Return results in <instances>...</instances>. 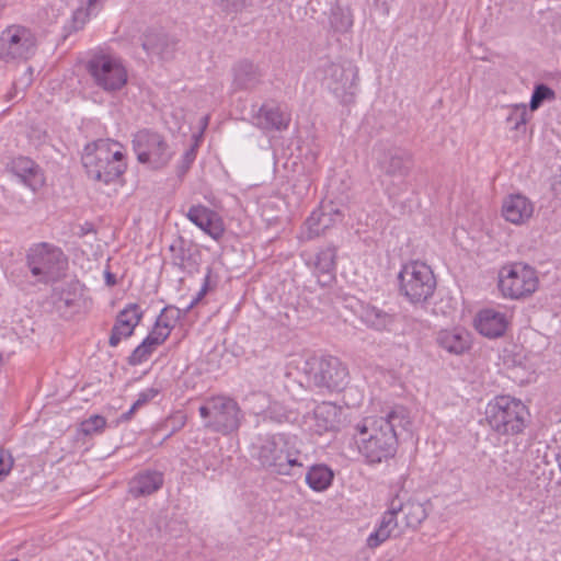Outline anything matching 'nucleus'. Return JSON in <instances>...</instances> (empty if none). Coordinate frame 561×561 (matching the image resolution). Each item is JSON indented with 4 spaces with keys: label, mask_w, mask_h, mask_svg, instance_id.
<instances>
[{
    "label": "nucleus",
    "mask_w": 561,
    "mask_h": 561,
    "mask_svg": "<svg viewBox=\"0 0 561 561\" xmlns=\"http://www.w3.org/2000/svg\"><path fill=\"white\" fill-rule=\"evenodd\" d=\"M153 353V350L150 348L144 341L131 352L128 357V364L130 366H137L144 362H146L149 356Z\"/></svg>",
    "instance_id": "58836bf2"
},
{
    "label": "nucleus",
    "mask_w": 561,
    "mask_h": 561,
    "mask_svg": "<svg viewBox=\"0 0 561 561\" xmlns=\"http://www.w3.org/2000/svg\"><path fill=\"white\" fill-rule=\"evenodd\" d=\"M118 146V142L111 139H98L84 147L81 161L90 179L110 184L124 174V153L114 149Z\"/></svg>",
    "instance_id": "f03ea898"
},
{
    "label": "nucleus",
    "mask_w": 561,
    "mask_h": 561,
    "mask_svg": "<svg viewBox=\"0 0 561 561\" xmlns=\"http://www.w3.org/2000/svg\"><path fill=\"white\" fill-rule=\"evenodd\" d=\"M335 247L330 245L320 250L316 255V270L321 274H330L335 267Z\"/></svg>",
    "instance_id": "f704fd0d"
},
{
    "label": "nucleus",
    "mask_w": 561,
    "mask_h": 561,
    "mask_svg": "<svg viewBox=\"0 0 561 561\" xmlns=\"http://www.w3.org/2000/svg\"><path fill=\"white\" fill-rule=\"evenodd\" d=\"M99 2H100V0H88V8H87V9H84V10H85V11H88V12L91 14V12H92V10H93L94 5H95L96 3H99Z\"/></svg>",
    "instance_id": "3c124183"
},
{
    "label": "nucleus",
    "mask_w": 561,
    "mask_h": 561,
    "mask_svg": "<svg viewBox=\"0 0 561 561\" xmlns=\"http://www.w3.org/2000/svg\"><path fill=\"white\" fill-rule=\"evenodd\" d=\"M36 37L22 25H10L0 35V59L4 61L28 59L35 54Z\"/></svg>",
    "instance_id": "4468645a"
},
{
    "label": "nucleus",
    "mask_w": 561,
    "mask_h": 561,
    "mask_svg": "<svg viewBox=\"0 0 561 561\" xmlns=\"http://www.w3.org/2000/svg\"><path fill=\"white\" fill-rule=\"evenodd\" d=\"M186 217L214 240H219L224 236L225 227L221 218L208 207L193 205L190 207Z\"/></svg>",
    "instance_id": "6ab92c4d"
},
{
    "label": "nucleus",
    "mask_w": 561,
    "mask_h": 561,
    "mask_svg": "<svg viewBox=\"0 0 561 561\" xmlns=\"http://www.w3.org/2000/svg\"><path fill=\"white\" fill-rule=\"evenodd\" d=\"M106 425V421L101 415H92L81 423V430L85 435H92L101 432Z\"/></svg>",
    "instance_id": "ea45409f"
},
{
    "label": "nucleus",
    "mask_w": 561,
    "mask_h": 561,
    "mask_svg": "<svg viewBox=\"0 0 561 561\" xmlns=\"http://www.w3.org/2000/svg\"><path fill=\"white\" fill-rule=\"evenodd\" d=\"M538 282L536 271L522 263L502 267L499 275L501 293L512 299L529 297L536 291Z\"/></svg>",
    "instance_id": "ddd939ff"
},
{
    "label": "nucleus",
    "mask_w": 561,
    "mask_h": 561,
    "mask_svg": "<svg viewBox=\"0 0 561 561\" xmlns=\"http://www.w3.org/2000/svg\"><path fill=\"white\" fill-rule=\"evenodd\" d=\"M552 190H553L554 194L560 196V198H561V175L559 176L558 180H556L552 183Z\"/></svg>",
    "instance_id": "8fccbe9b"
},
{
    "label": "nucleus",
    "mask_w": 561,
    "mask_h": 561,
    "mask_svg": "<svg viewBox=\"0 0 561 561\" xmlns=\"http://www.w3.org/2000/svg\"><path fill=\"white\" fill-rule=\"evenodd\" d=\"M198 411L205 427L224 435L236 432L244 417L238 402L227 396L208 398Z\"/></svg>",
    "instance_id": "6e6552de"
},
{
    "label": "nucleus",
    "mask_w": 561,
    "mask_h": 561,
    "mask_svg": "<svg viewBox=\"0 0 561 561\" xmlns=\"http://www.w3.org/2000/svg\"><path fill=\"white\" fill-rule=\"evenodd\" d=\"M135 412H136V410H135L133 407H130V409H129L127 412L123 413V414L119 416V421H122V422H127V421H129V420L133 417V415H134V413H135Z\"/></svg>",
    "instance_id": "09e8293b"
},
{
    "label": "nucleus",
    "mask_w": 561,
    "mask_h": 561,
    "mask_svg": "<svg viewBox=\"0 0 561 561\" xmlns=\"http://www.w3.org/2000/svg\"><path fill=\"white\" fill-rule=\"evenodd\" d=\"M187 313L188 312H184V309H180L174 306H167L161 310L160 316L156 320V324L157 327L169 331L170 334L175 323Z\"/></svg>",
    "instance_id": "72a5a7b5"
},
{
    "label": "nucleus",
    "mask_w": 561,
    "mask_h": 561,
    "mask_svg": "<svg viewBox=\"0 0 561 561\" xmlns=\"http://www.w3.org/2000/svg\"><path fill=\"white\" fill-rule=\"evenodd\" d=\"M119 312H124L125 317L123 320H130L133 322V317L137 313L141 314V318L144 317V311L140 309V306L138 304H128L123 310Z\"/></svg>",
    "instance_id": "49530a36"
},
{
    "label": "nucleus",
    "mask_w": 561,
    "mask_h": 561,
    "mask_svg": "<svg viewBox=\"0 0 561 561\" xmlns=\"http://www.w3.org/2000/svg\"><path fill=\"white\" fill-rule=\"evenodd\" d=\"M554 99L556 92L549 85L545 83H538L533 90L529 108L531 111H536L543 104V102L553 101Z\"/></svg>",
    "instance_id": "c9c22d12"
},
{
    "label": "nucleus",
    "mask_w": 561,
    "mask_h": 561,
    "mask_svg": "<svg viewBox=\"0 0 561 561\" xmlns=\"http://www.w3.org/2000/svg\"><path fill=\"white\" fill-rule=\"evenodd\" d=\"M330 26L335 33H346L353 25V18L348 9L335 7L331 9Z\"/></svg>",
    "instance_id": "2f4dec72"
},
{
    "label": "nucleus",
    "mask_w": 561,
    "mask_h": 561,
    "mask_svg": "<svg viewBox=\"0 0 561 561\" xmlns=\"http://www.w3.org/2000/svg\"><path fill=\"white\" fill-rule=\"evenodd\" d=\"M485 420L500 435H517L524 432L530 421L528 408L510 396H497L485 408Z\"/></svg>",
    "instance_id": "20e7f679"
},
{
    "label": "nucleus",
    "mask_w": 561,
    "mask_h": 561,
    "mask_svg": "<svg viewBox=\"0 0 561 561\" xmlns=\"http://www.w3.org/2000/svg\"><path fill=\"white\" fill-rule=\"evenodd\" d=\"M359 437L358 451L368 465H377L394 457L398 448V434L391 426L375 417H366L355 426Z\"/></svg>",
    "instance_id": "7ed1b4c3"
},
{
    "label": "nucleus",
    "mask_w": 561,
    "mask_h": 561,
    "mask_svg": "<svg viewBox=\"0 0 561 561\" xmlns=\"http://www.w3.org/2000/svg\"><path fill=\"white\" fill-rule=\"evenodd\" d=\"M104 276H105V283L107 286L116 285V283H117L116 276L113 273H111L110 271H105Z\"/></svg>",
    "instance_id": "de8ad7c7"
},
{
    "label": "nucleus",
    "mask_w": 561,
    "mask_h": 561,
    "mask_svg": "<svg viewBox=\"0 0 561 561\" xmlns=\"http://www.w3.org/2000/svg\"><path fill=\"white\" fill-rule=\"evenodd\" d=\"M90 13L85 11L83 8H78L69 21V24L65 26L66 35H69L71 32H77L81 30L87 21L89 20Z\"/></svg>",
    "instance_id": "4c0bfd02"
},
{
    "label": "nucleus",
    "mask_w": 561,
    "mask_h": 561,
    "mask_svg": "<svg viewBox=\"0 0 561 561\" xmlns=\"http://www.w3.org/2000/svg\"><path fill=\"white\" fill-rule=\"evenodd\" d=\"M230 73L233 93L256 91L264 83L266 76L264 68L249 58L236 61Z\"/></svg>",
    "instance_id": "2eb2a0df"
},
{
    "label": "nucleus",
    "mask_w": 561,
    "mask_h": 561,
    "mask_svg": "<svg viewBox=\"0 0 561 561\" xmlns=\"http://www.w3.org/2000/svg\"><path fill=\"white\" fill-rule=\"evenodd\" d=\"M211 268L208 267L207 274L204 278V283L199 291L197 293L196 297L184 308V312H188L191 309H193L207 294L209 289V279H210Z\"/></svg>",
    "instance_id": "37998d69"
},
{
    "label": "nucleus",
    "mask_w": 561,
    "mask_h": 561,
    "mask_svg": "<svg viewBox=\"0 0 561 561\" xmlns=\"http://www.w3.org/2000/svg\"><path fill=\"white\" fill-rule=\"evenodd\" d=\"M131 142L138 162L154 169L165 167L173 156L164 137L151 129L138 130Z\"/></svg>",
    "instance_id": "f8f14e48"
},
{
    "label": "nucleus",
    "mask_w": 561,
    "mask_h": 561,
    "mask_svg": "<svg viewBox=\"0 0 561 561\" xmlns=\"http://www.w3.org/2000/svg\"><path fill=\"white\" fill-rule=\"evenodd\" d=\"M10 169L24 185L34 192L44 183L39 167L30 158L19 157L13 159Z\"/></svg>",
    "instance_id": "393cba45"
},
{
    "label": "nucleus",
    "mask_w": 561,
    "mask_h": 561,
    "mask_svg": "<svg viewBox=\"0 0 561 561\" xmlns=\"http://www.w3.org/2000/svg\"><path fill=\"white\" fill-rule=\"evenodd\" d=\"M397 314L377 306L366 304L360 307L359 319L368 328L376 331H390L397 321Z\"/></svg>",
    "instance_id": "a878e982"
},
{
    "label": "nucleus",
    "mask_w": 561,
    "mask_h": 561,
    "mask_svg": "<svg viewBox=\"0 0 561 561\" xmlns=\"http://www.w3.org/2000/svg\"><path fill=\"white\" fill-rule=\"evenodd\" d=\"M82 231H83V233H87L88 231H90V229L84 228V229H82Z\"/></svg>",
    "instance_id": "6e6d98bb"
},
{
    "label": "nucleus",
    "mask_w": 561,
    "mask_h": 561,
    "mask_svg": "<svg viewBox=\"0 0 561 561\" xmlns=\"http://www.w3.org/2000/svg\"><path fill=\"white\" fill-rule=\"evenodd\" d=\"M375 421L386 422L391 426L393 434H398V428L408 431L411 425L407 411L401 407L393 409L387 416L375 417Z\"/></svg>",
    "instance_id": "473e14b6"
},
{
    "label": "nucleus",
    "mask_w": 561,
    "mask_h": 561,
    "mask_svg": "<svg viewBox=\"0 0 561 561\" xmlns=\"http://www.w3.org/2000/svg\"><path fill=\"white\" fill-rule=\"evenodd\" d=\"M159 391L154 388L146 389L145 391L138 394V399L133 403V408L137 411L145 404H147L150 400L157 397Z\"/></svg>",
    "instance_id": "c03bdc74"
},
{
    "label": "nucleus",
    "mask_w": 561,
    "mask_h": 561,
    "mask_svg": "<svg viewBox=\"0 0 561 561\" xmlns=\"http://www.w3.org/2000/svg\"><path fill=\"white\" fill-rule=\"evenodd\" d=\"M437 344L454 355H461L470 348V335L460 329L442 330L436 336Z\"/></svg>",
    "instance_id": "cd10ccee"
},
{
    "label": "nucleus",
    "mask_w": 561,
    "mask_h": 561,
    "mask_svg": "<svg viewBox=\"0 0 561 561\" xmlns=\"http://www.w3.org/2000/svg\"><path fill=\"white\" fill-rule=\"evenodd\" d=\"M169 331L163 330L160 327H157L154 323L151 332L144 339V342L153 351L157 346L161 345L169 336Z\"/></svg>",
    "instance_id": "a19ab883"
},
{
    "label": "nucleus",
    "mask_w": 561,
    "mask_h": 561,
    "mask_svg": "<svg viewBox=\"0 0 561 561\" xmlns=\"http://www.w3.org/2000/svg\"><path fill=\"white\" fill-rule=\"evenodd\" d=\"M141 46L148 55L170 60L176 50V39L162 30H148L142 36Z\"/></svg>",
    "instance_id": "a211bd4d"
},
{
    "label": "nucleus",
    "mask_w": 561,
    "mask_h": 561,
    "mask_svg": "<svg viewBox=\"0 0 561 561\" xmlns=\"http://www.w3.org/2000/svg\"><path fill=\"white\" fill-rule=\"evenodd\" d=\"M5 477V472L3 470H0V481Z\"/></svg>",
    "instance_id": "603ef678"
},
{
    "label": "nucleus",
    "mask_w": 561,
    "mask_h": 561,
    "mask_svg": "<svg viewBox=\"0 0 561 561\" xmlns=\"http://www.w3.org/2000/svg\"><path fill=\"white\" fill-rule=\"evenodd\" d=\"M398 280L400 294L413 305L427 302L436 289V278L432 268L419 261L404 264Z\"/></svg>",
    "instance_id": "1a4fd4ad"
},
{
    "label": "nucleus",
    "mask_w": 561,
    "mask_h": 561,
    "mask_svg": "<svg viewBox=\"0 0 561 561\" xmlns=\"http://www.w3.org/2000/svg\"><path fill=\"white\" fill-rule=\"evenodd\" d=\"M376 3L381 2L383 5L387 3V0H375Z\"/></svg>",
    "instance_id": "864d4df0"
},
{
    "label": "nucleus",
    "mask_w": 561,
    "mask_h": 561,
    "mask_svg": "<svg viewBox=\"0 0 561 561\" xmlns=\"http://www.w3.org/2000/svg\"><path fill=\"white\" fill-rule=\"evenodd\" d=\"M533 214V203L522 194H512L503 201L502 215L514 225L525 224Z\"/></svg>",
    "instance_id": "412c9836"
},
{
    "label": "nucleus",
    "mask_w": 561,
    "mask_h": 561,
    "mask_svg": "<svg viewBox=\"0 0 561 561\" xmlns=\"http://www.w3.org/2000/svg\"><path fill=\"white\" fill-rule=\"evenodd\" d=\"M507 318L505 313L493 309H484L480 311L474 321L476 329L482 335L496 339L502 336L507 329Z\"/></svg>",
    "instance_id": "5701e85b"
},
{
    "label": "nucleus",
    "mask_w": 561,
    "mask_h": 561,
    "mask_svg": "<svg viewBox=\"0 0 561 561\" xmlns=\"http://www.w3.org/2000/svg\"><path fill=\"white\" fill-rule=\"evenodd\" d=\"M506 122L514 130H518L520 126H525L527 122L526 106L524 104L515 105L506 117Z\"/></svg>",
    "instance_id": "e433bc0d"
},
{
    "label": "nucleus",
    "mask_w": 561,
    "mask_h": 561,
    "mask_svg": "<svg viewBox=\"0 0 561 561\" xmlns=\"http://www.w3.org/2000/svg\"><path fill=\"white\" fill-rule=\"evenodd\" d=\"M297 437L285 434L259 435L251 445V457L260 466L276 474L289 476L295 468H302Z\"/></svg>",
    "instance_id": "f257e3e1"
},
{
    "label": "nucleus",
    "mask_w": 561,
    "mask_h": 561,
    "mask_svg": "<svg viewBox=\"0 0 561 561\" xmlns=\"http://www.w3.org/2000/svg\"><path fill=\"white\" fill-rule=\"evenodd\" d=\"M340 409L331 402H322L313 410V431L321 435L327 432L335 431L340 423Z\"/></svg>",
    "instance_id": "bb28decb"
},
{
    "label": "nucleus",
    "mask_w": 561,
    "mask_h": 561,
    "mask_svg": "<svg viewBox=\"0 0 561 561\" xmlns=\"http://www.w3.org/2000/svg\"><path fill=\"white\" fill-rule=\"evenodd\" d=\"M388 508L398 520L409 528H417L427 517L424 505L420 502L407 500V492L397 493L388 504Z\"/></svg>",
    "instance_id": "dca6fc26"
},
{
    "label": "nucleus",
    "mask_w": 561,
    "mask_h": 561,
    "mask_svg": "<svg viewBox=\"0 0 561 561\" xmlns=\"http://www.w3.org/2000/svg\"><path fill=\"white\" fill-rule=\"evenodd\" d=\"M26 263L32 275L46 284L59 280L68 267V260L62 251L45 242L28 250Z\"/></svg>",
    "instance_id": "9b49d317"
},
{
    "label": "nucleus",
    "mask_w": 561,
    "mask_h": 561,
    "mask_svg": "<svg viewBox=\"0 0 561 561\" xmlns=\"http://www.w3.org/2000/svg\"><path fill=\"white\" fill-rule=\"evenodd\" d=\"M324 89L330 91L341 104L355 101L358 90V67L351 60L327 61L318 69Z\"/></svg>",
    "instance_id": "0eeeda50"
},
{
    "label": "nucleus",
    "mask_w": 561,
    "mask_h": 561,
    "mask_svg": "<svg viewBox=\"0 0 561 561\" xmlns=\"http://www.w3.org/2000/svg\"><path fill=\"white\" fill-rule=\"evenodd\" d=\"M163 473L158 470L146 469L138 472L128 482V492L134 497L148 496L160 490L163 485Z\"/></svg>",
    "instance_id": "4be33fe9"
},
{
    "label": "nucleus",
    "mask_w": 561,
    "mask_h": 561,
    "mask_svg": "<svg viewBox=\"0 0 561 561\" xmlns=\"http://www.w3.org/2000/svg\"><path fill=\"white\" fill-rule=\"evenodd\" d=\"M85 69L94 85L110 94L121 91L128 81L127 69L121 58L110 54H93Z\"/></svg>",
    "instance_id": "9d476101"
},
{
    "label": "nucleus",
    "mask_w": 561,
    "mask_h": 561,
    "mask_svg": "<svg viewBox=\"0 0 561 561\" xmlns=\"http://www.w3.org/2000/svg\"><path fill=\"white\" fill-rule=\"evenodd\" d=\"M400 527V522L397 516H393L390 510L388 508L378 525V527L373 531L367 538V546L371 549L379 547L391 536H396L394 531Z\"/></svg>",
    "instance_id": "c85d7f7f"
},
{
    "label": "nucleus",
    "mask_w": 561,
    "mask_h": 561,
    "mask_svg": "<svg viewBox=\"0 0 561 561\" xmlns=\"http://www.w3.org/2000/svg\"><path fill=\"white\" fill-rule=\"evenodd\" d=\"M255 126L264 131H282L288 128L290 115L276 104L264 103L254 115Z\"/></svg>",
    "instance_id": "aec40b11"
},
{
    "label": "nucleus",
    "mask_w": 561,
    "mask_h": 561,
    "mask_svg": "<svg viewBox=\"0 0 561 561\" xmlns=\"http://www.w3.org/2000/svg\"><path fill=\"white\" fill-rule=\"evenodd\" d=\"M333 471L325 465H314L306 474V483L317 492L327 490L333 480Z\"/></svg>",
    "instance_id": "7c9ffc66"
},
{
    "label": "nucleus",
    "mask_w": 561,
    "mask_h": 561,
    "mask_svg": "<svg viewBox=\"0 0 561 561\" xmlns=\"http://www.w3.org/2000/svg\"><path fill=\"white\" fill-rule=\"evenodd\" d=\"M300 369L308 386L320 391L341 392L350 381L346 365L334 356L308 357Z\"/></svg>",
    "instance_id": "39448f33"
},
{
    "label": "nucleus",
    "mask_w": 561,
    "mask_h": 561,
    "mask_svg": "<svg viewBox=\"0 0 561 561\" xmlns=\"http://www.w3.org/2000/svg\"><path fill=\"white\" fill-rule=\"evenodd\" d=\"M125 317L124 312H118L115 319V323L111 330L108 344L112 347H116L123 339H128L134 334L136 327L141 321V314L137 313L130 320H123Z\"/></svg>",
    "instance_id": "c756f323"
},
{
    "label": "nucleus",
    "mask_w": 561,
    "mask_h": 561,
    "mask_svg": "<svg viewBox=\"0 0 561 561\" xmlns=\"http://www.w3.org/2000/svg\"><path fill=\"white\" fill-rule=\"evenodd\" d=\"M377 165L380 171L381 184L390 198L408 191V176L414 165L411 151L401 147L385 149L377 159Z\"/></svg>",
    "instance_id": "423d86ee"
},
{
    "label": "nucleus",
    "mask_w": 561,
    "mask_h": 561,
    "mask_svg": "<svg viewBox=\"0 0 561 561\" xmlns=\"http://www.w3.org/2000/svg\"><path fill=\"white\" fill-rule=\"evenodd\" d=\"M197 144L192 145L183 154L179 165V175L185 174L196 159Z\"/></svg>",
    "instance_id": "79ce46f5"
},
{
    "label": "nucleus",
    "mask_w": 561,
    "mask_h": 561,
    "mask_svg": "<svg viewBox=\"0 0 561 561\" xmlns=\"http://www.w3.org/2000/svg\"><path fill=\"white\" fill-rule=\"evenodd\" d=\"M82 231H83V233H87L88 231H90V229L84 228V229H82Z\"/></svg>",
    "instance_id": "5fc2aeb1"
},
{
    "label": "nucleus",
    "mask_w": 561,
    "mask_h": 561,
    "mask_svg": "<svg viewBox=\"0 0 561 561\" xmlns=\"http://www.w3.org/2000/svg\"><path fill=\"white\" fill-rule=\"evenodd\" d=\"M344 210L334 202H322L306 220L309 237H318L331 227L341 224Z\"/></svg>",
    "instance_id": "f3484780"
},
{
    "label": "nucleus",
    "mask_w": 561,
    "mask_h": 561,
    "mask_svg": "<svg viewBox=\"0 0 561 561\" xmlns=\"http://www.w3.org/2000/svg\"><path fill=\"white\" fill-rule=\"evenodd\" d=\"M169 250L172 253V264L182 271L198 264L199 250L192 241L181 236L170 244Z\"/></svg>",
    "instance_id": "b1692460"
},
{
    "label": "nucleus",
    "mask_w": 561,
    "mask_h": 561,
    "mask_svg": "<svg viewBox=\"0 0 561 561\" xmlns=\"http://www.w3.org/2000/svg\"><path fill=\"white\" fill-rule=\"evenodd\" d=\"M13 467V458L9 450H0V470L5 472V477L10 473Z\"/></svg>",
    "instance_id": "a18cd8bd"
}]
</instances>
